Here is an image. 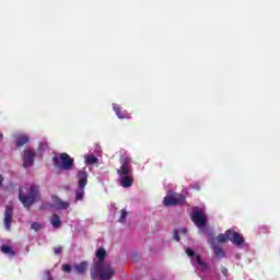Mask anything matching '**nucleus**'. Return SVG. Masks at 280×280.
Masks as SVG:
<instances>
[{
    "mask_svg": "<svg viewBox=\"0 0 280 280\" xmlns=\"http://www.w3.org/2000/svg\"><path fill=\"white\" fill-rule=\"evenodd\" d=\"M120 163L121 165L117 170L120 187L128 189L129 187H132V183H135L132 165L130 164V160H128V158L120 159Z\"/></svg>",
    "mask_w": 280,
    "mask_h": 280,
    "instance_id": "3",
    "label": "nucleus"
},
{
    "mask_svg": "<svg viewBox=\"0 0 280 280\" xmlns=\"http://www.w3.org/2000/svg\"><path fill=\"white\" fill-rule=\"evenodd\" d=\"M186 255L188 257H195L196 256V252H194L191 248H187L186 249Z\"/></svg>",
    "mask_w": 280,
    "mask_h": 280,
    "instance_id": "22",
    "label": "nucleus"
},
{
    "mask_svg": "<svg viewBox=\"0 0 280 280\" xmlns=\"http://www.w3.org/2000/svg\"><path fill=\"white\" fill-rule=\"evenodd\" d=\"M88 165H95L100 161L95 155H88L85 159Z\"/></svg>",
    "mask_w": 280,
    "mask_h": 280,
    "instance_id": "17",
    "label": "nucleus"
},
{
    "mask_svg": "<svg viewBox=\"0 0 280 280\" xmlns=\"http://www.w3.org/2000/svg\"><path fill=\"white\" fill-rule=\"evenodd\" d=\"M14 218V208L12 206H5L3 224L5 231H10Z\"/></svg>",
    "mask_w": 280,
    "mask_h": 280,
    "instance_id": "9",
    "label": "nucleus"
},
{
    "mask_svg": "<svg viewBox=\"0 0 280 280\" xmlns=\"http://www.w3.org/2000/svg\"><path fill=\"white\" fill-rule=\"evenodd\" d=\"M52 163L55 167L65 170L66 172L73 170V165H75V161L68 153H61L59 156L55 155L52 158Z\"/></svg>",
    "mask_w": 280,
    "mask_h": 280,
    "instance_id": "4",
    "label": "nucleus"
},
{
    "mask_svg": "<svg viewBox=\"0 0 280 280\" xmlns=\"http://www.w3.org/2000/svg\"><path fill=\"white\" fill-rule=\"evenodd\" d=\"M79 175V183H78V189L75 190V200L82 201L84 200V189L86 185H89V173L86 172V168H82L78 173Z\"/></svg>",
    "mask_w": 280,
    "mask_h": 280,
    "instance_id": "6",
    "label": "nucleus"
},
{
    "mask_svg": "<svg viewBox=\"0 0 280 280\" xmlns=\"http://www.w3.org/2000/svg\"><path fill=\"white\" fill-rule=\"evenodd\" d=\"M0 250L4 255H10V257H15L16 256V252L14 249H12V246H10V245H2L0 247Z\"/></svg>",
    "mask_w": 280,
    "mask_h": 280,
    "instance_id": "14",
    "label": "nucleus"
},
{
    "mask_svg": "<svg viewBox=\"0 0 280 280\" xmlns=\"http://www.w3.org/2000/svg\"><path fill=\"white\" fill-rule=\"evenodd\" d=\"M126 218H128V210L127 209H122L120 211V218H119L118 222H120V223L126 222Z\"/></svg>",
    "mask_w": 280,
    "mask_h": 280,
    "instance_id": "19",
    "label": "nucleus"
},
{
    "mask_svg": "<svg viewBox=\"0 0 280 280\" xmlns=\"http://www.w3.org/2000/svg\"><path fill=\"white\" fill-rule=\"evenodd\" d=\"M62 250H63V247L60 245L54 248L55 255H62Z\"/></svg>",
    "mask_w": 280,
    "mask_h": 280,
    "instance_id": "21",
    "label": "nucleus"
},
{
    "mask_svg": "<svg viewBox=\"0 0 280 280\" xmlns=\"http://www.w3.org/2000/svg\"><path fill=\"white\" fill-rule=\"evenodd\" d=\"M63 272H71V265H62Z\"/></svg>",
    "mask_w": 280,
    "mask_h": 280,
    "instance_id": "23",
    "label": "nucleus"
},
{
    "mask_svg": "<svg viewBox=\"0 0 280 280\" xmlns=\"http://www.w3.org/2000/svg\"><path fill=\"white\" fill-rule=\"evenodd\" d=\"M196 259H197V264H199L201 266L202 264V258H200L199 255L196 256Z\"/></svg>",
    "mask_w": 280,
    "mask_h": 280,
    "instance_id": "26",
    "label": "nucleus"
},
{
    "mask_svg": "<svg viewBox=\"0 0 280 280\" xmlns=\"http://www.w3.org/2000/svg\"><path fill=\"white\" fill-rule=\"evenodd\" d=\"M106 255L107 253L104 247H101L96 250V259L93 260L90 270V276L92 280H110L113 279L114 275H116V271L110 264H104Z\"/></svg>",
    "mask_w": 280,
    "mask_h": 280,
    "instance_id": "1",
    "label": "nucleus"
},
{
    "mask_svg": "<svg viewBox=\"0 0 280 280\" xmlns=\"http://www.w3.org/2000/svg\"><path fill=\"white\" fill-rule=\"evenodd\" d=\"M50 222L54 229H60V226H62V221H60V215L58 214H54L50 218Z\"/></svg>",
    "mask_w": 280,
    "mask_h": 280,
    "instance_id": "16",
    "label": "nucleus"
},
{
    "mask_svg": "<svg viewBox=\"0 0 280 280\" xmlns=\"http://www.w3.org/2000/svg\"><path fill=\"white\" fill-rule=\"evenodd\" d=\"M190 220L198 226V229H202V226L207 225V215H205L198 207L192 208Z\"/></svg>",
    "mask_w": 280,
    "mask_h": 280,
    "instance_id": "7",
    "label": "nucleus"
},
{
    "mask_svg": "<svg viewBox=\"0 0 280 280\" xmlns=\"http://www.w3.org/2000/svg\"><path fill=\"white\" fill-rule=\"evenodd\" d=\"M3 140V133H0V141Z\"/></svg>",
    "mask_w": 280,
    "mask_h": 280,
    "instance_id": "29",
    "label": "nucleus"
},
{
    "mask_svg": "<svg viewBox=\"0 0 280 280\" xmlns=\"http://www.w3.org/2000/svg\"><path fill=\"white\" fill-rule=\"evenodd\" d=\"M31 228L33 229V231H40L43 229V226L38 222H33Z\"/></svg>",
    "mask_w": 280,
    "mask_h": 280,
    "instance_id": "20",
    "label": "nucleus"
},
{
    "mask_svg": "<svg viewBox=\"0 0 280 280\" xmlns=\"http://www.w3.org/2000/svg\"><path fill=\"white\" fill-rule=\"evenodd\" d=\"M174 240H175L176 242H180V236H179V234H178V231H175V232H174Z\"/></svg>",
    "mask_w": 280,
    "mask_h": 280,
    "instance_id": "24",
    "label": "nucleus"
},
{
    "mask_svg": "<svg viewBox=\"0 0 280 280\" xmlns=\"http://www.w3.org/2000/svg\"><path fill=\"white\" fill-rule=\"evenodd\" d=\"M267 229H268V226L262 225V226L259 228V231H260V233H266Z\"/></svg>",
    "mask_w": 280,
    "mask_h": 280,
    "instance_id": "25",
    "label": "nucleus"
},
{
    "mask_svg": "<svg viewBox=\"0 0 280 280\" xmlns=\"http://www.w3.org/2000/svg\"><path fill=\"white\" fill-rule=\"evenodd\" d=\"M19 200L25 209H32V206L40 200V188L34 184L31 186L20 187Z\"/></svg>",
    "mask_w": 280,
    "mask_h": 280,
    "instance_id": "2",
    "label": "nucleus"
},
{
    "mask_svg": "<svg viewBox=\"0 0 280 280\" xmlns=\"http://www.w3.org/2000/svg\"><path fill=\"white\" fill-rule=\"evenodd\" d=\"M75 272H78V275H84L86 272V270H89V262L88 261H81L80 264H75L73 266Z\"/></svg>",
    "mask_w": 280,
    "mask_h": 280,
    "instance_id": "12",
    "label": "nucleus"
},
{
    "mask_svg": "<svg viewBox=\"0 0 280 280\" xmlns=\"http://www.w3.org/2000/svg\"><path fill=\"white\" fill-rule=\"evenodd\" d=\"M217 241L219 244H224L230 241L236 246H242V244H244V236H242L235 230H228L224 234H219L217 236Z\"/></svg>",
    "mask_w": 280,
    "mask_h": 280,
    "instance_id": "5",
    "label": "nucleus"
},
{
    "mask_svg": "<svg viewBox=\"0 0 280 280\" xmlns=\"http://www.w3.org/2000/svg\"><path fill=\"white\" fill-rule=\"evenodd\" d=\"M187 202V197L184 195H175V196H166L164 198L165 207H176L180 205H185Z\"/></svg>",
    "mask_w": 280,
    "mask_h": 280,
    "instance_id": "8",
    "label": "nucleus"
},
{
    "mask_svg": "<svg viewBox=\"0 0 280 280\" xmlns=\"http://www.w3.org/2000/svg\"><path fill=\"white\" fill-rule=\"evenodd\" d=\"M47 280H54V277H51V273L49 271L47 272Z\"/></svg>",
    "mask_w": 280,
    "mask_h": 280,
    "instance_id": "27",
    "label": "nucleus"
},
{
    "mask_svg": "<svg viewBox=\"0 0 280 280\" xmlns=\"http://www.w3.org/2000/svg\"><path fill=\"white\" fill-rule=\"evenodd\" d=\"M195 189H200V186H199V185H197V186L195 187Z\"/></svg>",
    "mask_w": 280,
    "mask_h": 280,
    "instance_id": "30",
    "label": "nucleus"
},
{
    "mask_svg": "<svg viewBox=\"0 0 280 280\" xmlns=\"http://www.w3.org/2000/svg\"><path fill=\"white\" fill-rule=\"evenodd\" d=\"M1 185H3V176L2 175H0V187H1Z\"/></svg>",
    "mask_w": 280,
    "mask_h": 280,
    "instance_id": "28",
    "label": "nucleus"
},
{
    "mask_svg": "<svg viewBox=\"0 0 280 280\" xmlns=\"http://www.w3.org/2000/svg\"><path fill=\"white\" fill-rule=\"evenodd\" d=\"M28 142H30V137H27L25 135L19 136L16 138V148H23V145H25Z\"/></svg>",
    "mask_w": 280,
    "mask_h": 280,
    "instance_id": "15",
    "label": "nucleus"
},
{
    "mask_svg": "<svg viewBox=\"0 0 280 280\" xmlns=\"http://www.w3.org/2000/svg\"><path fill=\"white\" fill-rule=\"evenodd\" d=\"M34 159H36V151L34 149L24 150L23 167H32L34 165Z\"/></svg>",
    "mask_w": 280,
    "mask_h": 280,
    "instance_id": "10",
    "label": "nucleus"
},
{
    "mask_svg": "<svg viewBox=\"0 0 280 280\" xmlns=\"http://www.w3.org/2000/svg\"><path fill=\"white\" fill-rule=\"evenodd\" d=\"M113 109L116 113L118 119H130L131 115L128 112H121V107L117 104H113Z\"/></svg>",
    "mask_w": 280,
    "mask_h": 280,
    "instance_id": "11",
    "label": "nucleus"
},
{
    "mask_svg": "<svg viewBox=\"0 0 280 280\" xmlns=\"http://www.w3.org/2000/svg\"><path fill=\"white\" fill-rule=\"evenodd\" d=\"M212 248L214 250V257L217 259H222L223 257H225L224 249L218 244H212Z\"/></svg>",
    "mask_w": 280,
    "mask_h": 280,
    "instance_id": "13",
    "label": "nucleus"
},
{
    "mask_svg": "<svg viewBox=\"0 0 280 280\" xmlns=\"http://www.w3.org/2000/svg\"><path fill=\"white\" fill-rule=\"evenodd\" d=\"M56 206L58 209H67L69 207V201H62L61 199H57Z\"/></svg>",
    "mask_w": 280,
    "mask_h": 280,
    "instance_id": "18",
    "label": "nucleus"
}]
</instances>
